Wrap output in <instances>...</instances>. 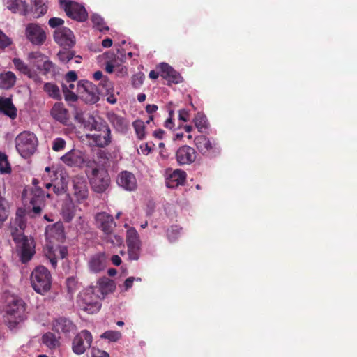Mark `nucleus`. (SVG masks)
I'll return each instance as SVG.
<instances>
[{
  "mask_svg": "<svg viewBox=\"0 0 357 357\" xmlns=\"http://www.w3.org/2000/svg\"><path fill=\"white\" fill-rule=\"evenodd\" d=\"M77 75L75 71H69L65 76V81L66 83H70L76 81Z\"/></svg>",
  "mask_w": 357,
  "mask_h": 357,
  "instance_id": "58",
  "label": "nucleus"
},
{
  "mask_svg": "<svg viewBox=\"0 0 357 357\" xmlns=\"http://www.w3.org/2000/svg\"><path fill=\"white\" fill-rule=\"evenodd\" d=\"M169 116L165 121L164 126L167 128L172 129L174 127V123L172 121V118H173V116H174V111L173 110H170L169 112Z\"/></svg>",
  "mask_w": 357,
  "mask_h": 357,
  "instance_id": "60",
  "label": "nucleus"
},
{
  "mask_svg": "<svg viewBox=\"0 0 357 357\" xmlns=\"http://www.w3.org/2000/svg\"><path fill=\"white\" fill-rule=\"evenodd\" d=\"M92 340V335L89 331H81L73 340V351L77 355L83 354L86 349L91 347Z\"/></svg>",
  "mask_w": 357,
  "mask_h": 357,
  "instance_id": "11",
  "label": "nucleus"
},
{
  "mask_svg": "<svg viewBox=\"0 0 357 357\" xmlns=\"http://www.w3.org/2000/svg\"><path fill=\"white\" fill-rule=\"evenodd\" d=\"M38 146V139L31 132L24 131V158L33 155Z\"/></svg>",
  "mask_w": 357,
  "mask_h": 357,
  "instance_id": "24",
  "label": "nucleus"
},
{
  "mask_svg": "<svg viewBox=\"0 0 357 357\" xmlns=\"http://www.w3.org/2000/svg\"><path fill=\"white\" fill-rule=\"evenodd\" d=\"M11 172L10 165L5 153L0 152V173L8 174Z\"/></svg>",
  "mask_w": 357,
  "mask_h": 357,
  "instance_id": "38",
  "label": "nucleus"
},
{
  "mask_svg": "<svg viewBox=\"0 0 357 357\" xmlns=\"http://www.w3.org/2000/svg\"><path fill=\"white\" fill-rule=\"evenodd\" d=\"M50 114L53 119L63 124H67L70 118L68 111L61 103L54 104L50 111Z\"/></svg>",
  "mask_w": 357,
  "mask_h": 357,
  "instance_id": "28",
  "label": "nucleus"
},
{
  "mask_svg": "<svg viewBox=\"0 0 357 357\" xmlns=\"http://www.w3.org/2000/svg\"><path fill=\"white\" fill-rule=\"evenodd\" d=\"M95 221L97 227L106 235L112 234L116 227L113 217L106 212L98 213L95 216Z\"/></svg>",
  "mask_w": 357,
  "mask_h": 357,
  "instance_id": "16",
  "label": "nucleus"
},
{
  "mask_svg": "<svg viewBox=\"0 0 357 357\" xmlns=\"http://www.w3.org/2000/svg\"><path fill=\"white\" fill-rule=\"evenodd\" d=\"M195 143L198 151L208 158H215L220 153L219 144L215 140H211L204 135L197 136Z\"/></svg>",
  "mask_w": 357,
  "mask_h": 357,
  "instance_id": "9",
  "label": "nucleus"
},
{
  "mask_svg": "<svg viewBox=\"0 0 357 357\" xmlns=\"http://www.w3.org/2000/svg\"><path fill=\"white\" fill-rule=\"evenodd\" d=\"M10 231L13 240L17 244V256L19 258V261L22 263V208H17L15 219L11 220Z\"/></svg>",
  "mask_w": 357,
  "mask_h": 357,
  "instance_id": "5",
  "label": "nucleus"
},
{
  "mask_svg": "<svg viewBox=\"0 0 357 357\" xmlns=\"http://www.w3.org/2000/svg\"><path fill=\"white\" fill-rule=\"evenodd\" d=\"M38 71L45 75H53L55 73V66L52 61L45 59L43 62L42 68H39Z\"/></svg>",
  "mask_w": 357,
  "mask_h": 357,
  "instance_id": "36",
  "label": "nucleus"
},
{
  "mask_svg": "<svg viewBox=\"0 0 357 357\" xmlns=\"http://www.w3.org/2000/svg\"><path fill=\"white\" fill-rule=\"evenodd\" d=\"M1 302L6 313L4 320L6 324L11 330L16 328L22 321L20 312L22 299L17 295L6 291L2 295Z\"/></svg>",
  "mask_w": 357,
  "mask_h": 357,
  "instance_id": "1",
  "label": "nucleus"
},
{
  "mask_svg": "<svg viewBox=\"0 0 357 357\" xmlns=\"http://www.w3.org/2000/svg\"><path fill=\"white\" fill-rule=\"evenodd\" d=\"M128 257L130 260H137L141 252V244L127 245Z\"/></svg>",
  "mask_w": 357,
  "mask_h": 357,
  "instance_id": "37",
  "label": "nucleus"
},
{
  "mask_svg": "<svg viewBox=\"0 0 357 357\" xmlns=\"http://www.w3.org/2000/svg\"><path fill=\"white\" fill-rule=\"evenodd\" d=\"M126 243L127 245L141 244L139 236L136 229L133 227H130L127 230Z\"/></svg>",
  "mask_w": 357,
  "mask_h": 357,
  "instance_id": "35",
  "label": "nucleus"
},
{
  "mask_svg": "<svg viewBox=\"0 0 357 357\" xmlns=\"http://www.w3.org/2000/svg\"><path fill=\"white\" fill-rule=\"evenodd\" d=\"M100 337L116 342L121 338V333L117 331H107L101 335Z\"/></svg>",
  "mask_w": 357,
  "mask_h": 357,
  "instance_id": "40",
  "label": "nucleus"
},
{
  "mask_svg": "<svg viewBox=\"0 0 357 357\" xmlns=\"http://www.w3.org/2000/svg\"><path fill=\"white\" fill-rule=\"evenodd\" d=\"M77 281L73 277L68 278L66 280V285L69 291H73L75 289Z\"/></svg>",
  "mask_w": 357,
  "mask_h": 357,
  "instance_id": "61",
  "label": "nucleus"
},
{
  "mask_svg": "<svg viewBox=\"0 0 357 357\" xmlns=\"http://www.w3.org/2000/svg\"><path fill=\"white\" fill-rule=\"evenodd\" d=\"M28 65H24V75H27L31 79H33L35 82H40L41 79L38 76L37 71L39 68H42V64L45 56L41 52H33L28 55Z\"/></svg>",
  "mask_w": 357,
  "mask_h": 357,
  "instance_id": "7",
  "label": "nucleus"
},
{
  "mask_svg": "<svg viewBox=\"0 0 357 357\" xmlns=\"http://www.w3.org/2000/svg\"><path fill=\"white\" fill-rule=\"evenodd\" d=\"M42 342L50 350H55L60 347V337L52 332H47L42 336Z\"/></svg>",
  "mask_w": 357,
  "mask_h": 357,
  "instance_id": "29",
  "label": "nucleus"
},
{
  "mask_svg": "<svg viewBox=\"0 0 357 357\" xmlns=\"http://www.w3.org/2000/svg\"><path fill=\"white\" fill-rule=\"evenodd\" d=\"M136 134L139 139H142L145 136L144 123L142 121L137 120L133 123Z\"/></svg>",
  "mask_w": 357,
  "mask_h": 357,
  "instance_id": "42",
  "label": "nucleus"
},
{
  "mask_svg": "<svg viewBox=\"0 0 357 357\" xmlns=\"http://www.w3.org/2000/svg\"><path fill=\"white\" fill-rule=\"evenodd\" d=\"M21 0H6V7L13 13H15L20 10Z\"/></svg>",
  "mask_w": 357,
  "mask_h": 357,
  "instance_id": "47",
  "label": "nucleus"
},
{
  "mask_svg": "<svg viewBox=\"0 0 357 357\" xmlns=\"http://www.w3.org/2000/svg\"><path fill=\"white\" fill-rule=\"evenodd\" d=\"M6 200L0 201V228L3 226L8 216V212L6 208Z\"/></svg>",
  "mask_w": 357,
  "mask_h": 357,
  "instance_id": "44",
  "label": "nucleus"
},
{
  "mask_svg": "<svg viewBox=\"0 0 357 357\" xmlns=\"http://www.w3.org/2000/svg\"><path fill=\"white\" fill-rule=\"evenodd\" d=\"M197 153L194 148L184 145L179 147L176 152V159L178 165H190L197 158Z\"/></svg>",
  "mask_w": 357,
  "mask_h": 357,
  "instance_id": "17",
  "label": "nucleus"
},
{
  "mask_svg": "<svg viewBox=\"0 0 357 357\" xmlns=\"http://www.w3.org/2000/svg\"><path fill=\"white\" fill-rule=\"evenodd\" d=\"M161 77L168 82V85L171 83L178 84L183 81V78L172 66L166 63H162L160 65Z\"/></svg>",
  "mask_w": 357,
  "mask_h": 357,
  "instance_id": "23",
  "label": "nucleus"
},
{
  "mask_svg": "<svg viewBox=\"0 0 357 357\" xmlns=\"http://www.w3.org/2000/svg\"><path fill=\"white\" fill-rule=\"evenodd\" d=\"M116 183L119 186L128 191L135 190L137 185L135 175L128 171H123L119 174Z\"/></svg>",
  "mask_w": 357,
  "mask_h": 357,
  "instance_id": "22",
  "label": "nucleus"
},
{
  "mask_svg": "<svg viewBox=\"0 0 357 357\" xmlns=\"http://www.w3.org/2000/svg\"><path fill=\"white\" fill-rule=\"evenodd\" d=\"M66 145V141L61 137L54 139L52 142V150L54 151H60L65 149Z\"/></svg>",
  "mask_w": 357,
  "mask_h": 357,
  "instance_id": "45",
  "label": "nucleus"
},
{
  "mask_svg": "<svg viewBox=\"0 0 357 357\" xmlns=\"http://www.w3.org/2000/svg\"><path fill=\"white\" fill-rule=\"evenodd\" d=\"M103 56L105 58V63L112 61L120 64V63L122 62V60H120L114 52L110 51L105 52Z\"/></svg>",
  "mask_w": 357,
  "mask_h": 357,
  "instance_id": "48",
  "label": "nucleus"
},
{
  "mask_svg": "<svg viewBox=\"0 0 357 357\" xmlns=\"http://www.w3.org/2000/svg\"><path fill=\"white\" fill-rule=\"evenodd\" d=\"M36 243L33 238L24 235V264L31 259L36 253Z\"/></svg>",
  "mask_w": 357,
  "mask_h": 357,
  "instance_id": "31",
  "label": "nucleus"
},
{
  "mask_svg": "<svg viewBox=\"0 0 357 357\" xmlns=\"http://www.w3.org/2000/svg\"><path fill=\"white\" fill-rule=\"evenodd\" d=\"M45 206V199L43 191L40 189H37L32 192L29 204L24 207V216L28 215L30 218L40 216Z\"/></svg>",
  "mask_w": 357,
  "mask_h": 357,
  "instance_id": "6",
  "label": "nucleus"
},
{
  "mask_svg": "<svg viewBox=\"0 0 357 357\" xmlns=\"http://www.w3.org/2000/svg\"><path fill=\"white\" fill-rule=\"evenodd\" d=\"M79 90L83 89L82 97L89 104H95L99 100V92L97 86L91 82L82 80L79 82Z\"/></svg>",
  "mask_w": 357,
  "mask_h": 357,
  "instance_id": "13",
  "label": "nucleus"
},
{
  "mask_svg": "<svg viewBox=\"0 0 357 357\" xmlns=\"http://www.w3.org/2000/svg\"><path fill=\"white\" fill-rule=\"evenodd\" d=\"M60 160L68 167H82L83 165L87 167H93L96 162L85 156L83 151L79 149H73L62 155Z\"/></svg>",
  "mask_w": 357,
  "mask_h": 357,
  "instance_id": "4",
  "label": "nucleus"
},
{
  "mask_svg": "<svg viewBox=\"0 0 357 357\" xmlns=\"http://www.w3.org/2000/svg\"><path fill=\"white\" fill-rule=\"evenodd\" d=\"M16 76L11 71H7L0 74V89H10L15 83Z\"/></svg>",
  "mask_w": 357,
  "mask_h": 357,
  "instance_id": "32",
  "label": "nucleus"
},
{
  "mask_svg": "<svg viewBox=\"0 0 357 357\" xmlns=\"http://www.w3.org/2000/svg\"><path fill=\"white\" fill-rule=\"evenodd\" d=\"M186 179L185 172L181 169H176L172 172L166 178V186L168 188H174L185 183Z\"/></svg>",
  "mask_w": 357,
  "mask_h": 357,
  "instance_id": "27",
  "label": "nucleus"
},
{
  "mask_svg": "<svg viewBox=\"0 0 357 357\" xmlns=\"http://www.w3.org/2000/svg\"><path fill=\"white\" fill-rule=\"evenodd\" d=\"M64 23L63 20L59 17H52L48 21V24L52 28H56Z\"/></svg>",
  "mask_w": 357,
  "mask_h": 357,
  "instance_id": "51",
  "label": "nucleus"
},
{
  "mask_svg": "<svg viewBox=\"0 0 357 357\" xmlns=\"http://www.w3.org/2000/svg\"><path fill=\"white\" fill-rule=\"evenodd\" d=\"M74 117L79 123L84 124V126L86 125L85 123L84 113L82 110L76 109L74 114Z\"/></svg>",
  "mask_w": 357,
  "mask_h": 357,
  "instance_id": "56",
  "label": "nucleus"
},
{
  "mask_svg": "<svg viewBox=\"0 0 357 357\" xmlns=\"http://www.w3.org/2000/svg\"><path fill=\"white\" fill-rule=\"evenodd\" d=\"M95 288L100 294V295L98 294V298L103 299L106 295L112 293L115 290L116 284L114 280L109 278L103 277L98 280Z\"/></svg>",
  "mask_w": 357,
  "mask_h": 357,
  "instance_id": "25",
  "label": "nucleus"
},
{
  "mask_svg": "<svg viewBox=\"0 0 357 357\" xmlns=\"http://www.w3.org/2000/svg\"><path fill=\"white\" fill-rule=\"evenodd\" d=\"M63 91L66 101L75 102L77 100V96L72 91H70L66 84H63Z\"/></svg>",
  "mask_w": 357,
  "mask_h": 357,
  "instance_id": "46",
  "label": "nucleus"
},
{
  "mask_svg": "<svg viewBox=\"0 0 357 357\" xmlns=\"http://www.w3.org/2000/svg\"><path fill=\"white\" fill-rule=\"evenodd\" d=\"M45 236L47 238L62 241L65 238L63 223L59 221L53 225H47L45 228Z\"/></svg>",
  "mask_w": 357,
  "mask_h": 357,
  "instance_id": "26",
  "label": "nucleus"
},
{
  "mask_svg": "<svg viewBox=\"0 0 357 357\" xmlns=\"http://www.w3.org/2000/svg\"><path fill=\"white\" fill-rule=\"evenodd\" d=\"M109 120L117 131L123 132L127 130L128 123L125 118L113 114L110 116Z\"/></svg>",
  "mask_w": 357,
  "mask_h": 357,
  "instance_id": "33",
  "label": "nucleus"
},
{
  "mask_svg": "<svg viewBox=\"0 0 357 357\" xmlns=\"http://www.w3.org/2000/svg\"><path fill=\"white\" fill-rule=\"evenodd\" d=\"M59 3L69 17L79 22L87 20L88 13L83 5L71 0H59Z\"/></svg>",
  "mask_w": 357,
  "mask_h": 357,
  "instance_id": "8",
  "label": "nucleus"
},
{
  "mask_svg": "<svg viewBox=\"0 0 357 357\" xmlns=\"http://www.w3.org/2000/svg\"><path fill=\"white\" fill-rule=\"evenodd\" d=\"M92 357H109V354L96 347L91 349Z\"/></svg>",
  "mask_w": 357,
  "mask_h": 357,
  "instance_id": "52",
  "label": "nucleus"
},
{
  "mask_svg": "<svg viewBox=\"0 0 357 357\" xmlns=\"http://www.w3.org/2000/svg\"><path fill=\"white\" fill-rule=\"evenodd\" d=\"M195 123L198 128H203L206 127V120L204 117H196L195 119Z\"/></svg>",
  "mask_w": 357,
  "mask_h": 357,
  "instance_id": "63",
  "label": "nucleus"
},
{
  "mask_svg": "<svg viewBox=\"0 0 357 357\" xmlns=\"http://www.w3.org/2000/svg\"><path fill=\"white\" fill-rule=\"evenodd\" d=\"M15 143H16V149L18 151V153L20 154V155L22 156V133H20L16 139H15Z\"/></svg>",
  "mask_w": 357,
  "mask_h": 357,
  "instance_id": "59",
  "label": "nucleus"
},
{
  "mask_svg": "<svg viewBox=\"0 0 357 357\" xmlns=\"http://www.w3.org/2000/svg\"><path fill=\"white\" fill-rule=\"evenodd\" d=\"M107 242L110 243L114 246H120L122 245L123 240L121 236L119 235H108Z\"/></svg>",
  "mask_w": 357,
  "mask_h": 357,
  "instance_id": "49",
  "label": "nucleus"
},
{
  "mask_svg": "<svg viewBox=\"0 0 357 357\" xmlns=\"http://www.w3.org/2000/svg\"><path fill=\"white\" fill-rule=\"evenodd\" d=\"M26 39L33 45L41 46L47 39V34L43 28L37 23H29L25 29Z\"/></svg>",
  "mask_w": 357,
  "mask_h": 357,
  "instance_id": "10",
  "label": "nucleus"
},
{
  "mask_svg": "<svg viewBox=\"0 0 357 357\" xmlns=\"http://www.w3.org/2000/svg\"><path fill=\"white\" fill-rule=\"evenodd\" d=\"M0 112L9 116L11 119H15L17 116V110L14 107L11 100L8 98L0 96Z\"/></svg>",
  "mask_w": 357,
  "mask_h": 357,
  "instance_id": "30",
  "label": "nucleus"
},
{
  "mask_svg": "<svg viewBox=\"0 0 357 357\" xmlns=\"http://www.w3.org/2000/svg\"><path fill=\"white\" fill-rule=\"evenodd\" d=\"M91 170V183L93 190L98 193L105 192L109 185V176L106 172H100L94 166Z\"/></svg>",
  "mask_w": 357,
  "mask_h": 357,
  "instance_id": "12",
  "label": "nucleus"
},
{
  "mask_svg": "<svg viewBox=\"0 0 357 357\" xmlns=\"http://www.w3.org/2000/svg\"><path fill=\"white\" fill-rule=\"evenodd\" d=\"M11 44V40L0 29V49H4Z\"/></svg>",
  "mask_w": 357,
  "mask_h": 357,
  "instance_id": "50",
  "label": "nucleus"
},
{
  "mask_svg": "<svg viewBox=\"0 0 357 357\" xmlns=\"http://www.w3.org/2000/svg\"><path fill=\"white\" fill-rule=\"evenodd\" d=\"M33 289L40 294H45L50 290L52 276L49 270L43 266L36 267L30 276Z\"/></svg>",
  "mask_w": 357,
  "mask_h": 357,
  "instance_id": "3",
  "label": "nucleus"
},
{
  "mask_svg": "<svg viewBox=\"0 0 357 357\" xmlns=\"http://www.w3.org/2000/svg\"><path fill=\"white\" fill-rule=\"evenodd\" d=\"M74 56V52L67 49L61 50L58 53V57L59 60L65 63L69 62Z\"/></svg>",
  "mask_w": 357,
  "mask_h": 357,
  "instance_id": "41",
  "label": "nucleus"
},
{
  "mask_svg": "<svg viewBox=\"0 0 357 357\" xmlns=\"http://www.w3.org/2000/svg\"><path fill=\"white\" fill-rule=\"evenodd\" d=\"M91 21L93 25L100 31L108 30L109 28L105 24L104 20L98 15H93L91 16Z\"/></svg>",
  "mask_w": 357,
  "mask_h": 357,
  "instance_id": "39",
  "label": "nucleus"
},
{
  "mask_svg": "<svg viewBox=\"0 0 357 357\" xmlns=\"http://www.w3.org/2000/svg\"><path fill=\"white\" fill-rule=\"evenodd\" d=\"M68 252L66 246L57 245L48 248L45 256L49 259L52 267L56 268L58 259H64L68 256Z\"/></svg>",
  "mask_w": 357,
  "mask_h": 357,
  "instance_id": "21",
  "label": "nucleus"
},
{
  "mask_svg": "<svg viewBox=\"0 0 357 357\" xmlns=\"http://www.w3.org/2000/svg\"><path fill=\"white\" fill-rule=\"evenodd\" d=\"M97 157L101 160L100 162L103 163H106V162L109 160V153L104 150H98L97 152Z\"/></svg>",
  "mask_w": 357,
  "mask_h": 357,
  "instance_id": "57",
  "label": "nucleus"
},
{
  "mask_svg": "<svg viewBox=\"0 0 357 357\" xmlns=\"http://www.w3.org/2000/svg\"><path fill=\"white\" fill-rule=\"evenodd\" d=\"M91 122L89 121L85 127L94 132L86 134V137L99 148L109 146L112 142V133L109 126L105 123L98 122L93 117H91Z\"/></svg>",
  "mask_w": 357,
  "mask_h": 357,
  "instance_id": "2",
  "label": "nucleus"
},
{
  "mask_svg": "<svg viewBox=\"0 0 357 357\" xmlns=\"http://www.w3.org/2000/svg\"><path fill=\"white\" fill-rule=\"evenodd\" d=\"M43 90L50 98L56 100L61 98L59 88L55 84L47 82L44 84Z\"/></svg>",
  "mask_w": 357,
  "mask_h": 357,
  "instance_id": "34",
  "label": "nucleus"
},
{
  "mask_svg": "<svg viewBox=\"0 0 357 357\" xmlns=\"http://www.w3.org/2000/svg\"><path fill=\"white\" fill-rule=\"evenodd\" d=\"M73 195L81 202L87 199L89 189L86 180L82 176H75L72 179Z\"/></svg>",
  "mask_w": 357,
  "mask_h": 357,
  "instance_id": "15",
  "label": "nucleus"
},
{
  "mask_svg": "<svg viewBox=\"0 0 357 357\" xmlns=\"http://www.w3.org/2000/svg\"><path fill=\"white\" fill-rule=\"evenodd\" d=\"M144 78V75L142 73L135 74L132 77V86L135 89L139 88L143 84Z\"/></svg>",
  "mask_w": 357,
  "mask_h": 357,
  "instance_id": "43",
  "label": "nucleus"
},
{
  "mask_svg": "<svg viewBox=\"0 0 357 357\" xmlns=\"http://www.w3.org/2000/svg\"><path fill=\"white\" fill-rule=\"evenodd\" d=\"M135 281V277H129L124 282V290L128 291L132 287L133 282Z\"/></svg>",
  "mask_w": 357,
  "mask_h": 357,
  "instance_id": "64",
  "label": "nucleus"
},
{
  "mask_svg": "<svg viewBox=\"0 0 357 357\" xmlns=\"http://www.w3.org/2000/svg\"><path fill=\"white\" fill-rule=\"evenodd\" d=\"M101 84L102 85V87L105 88L107 93H109L110 91L113 89V84L107 77H103Z\"/></svg>",
  "mask_w": 357,
  "mask_h": 357,
  "instance_id": "53",
  "label": "nucleus"
},
{
  "mask_svg": "<svg viewBox=\"0 0 357 357\" xmlns=\"http://www.w3.org/2000/svg\"><path fill=\"white\" fill-rule=\"evenodd\" d=\"M52 329L59 334L62 333L65 336H70L71 333L76 331L77 327L71 320L60 317L53 321Z\"/></svg>",
  "mask_w": 357,
  "mask_h": 357,
  "instance_id": "18",
  "label": "nucleus"
},
{
  "mask_svg": "<svg viewBox=\"0 0 357 357\" xmlns=\"http://www.w3.org/2000/svg\"><path fill=\"white\" fill-rule=\"evenodd\" d=\"M179 233V229L177 227H172L170 229L167 231V236L170 241H173L176 238L177 234Z\"/></svg>",
  "mask_w": 357,
  "mask_h": 357,
  "instance_id": "54",
  "label": "nucleus"
},
{
  "mask_svg": "<svg viewBox=\"0 0 357 357\" xmlns=\"http://www.w3.org/2000/svg\"><path fill=\"white\" fill-rule=\"evenodd\" d=\"M98 298V295L95 296L93 292L84 293L80 300L82 309L89 314L98 312L101 307Z\"/></svg>",
  "mask_w": 357,
  "mask_h": 357,
  "instance_id": "14",
  "label": "nucleus"
},
{
  "mask_svg": "<svg viewBox=\"0 0 357 357\" xmlns=\"http://www.w3.org/2000/svg\"><path fill=\"white\" fill-rule=\"evenodd\" d=\"M178 119L183 122H187L190 120L189 111L185 109H182L178 111Z\"/></svg>",
  "mask_w": 357,
  "mask_h": 357,
  "instance_id": "55",
  "label": "nucleus"
},
{
  "mask_svg": "<svg viewBox=\"0 0 357 357\" xmlns=\"http://www.w3.org/2000/svg\"><path fill=\"white\" fill-rule=\"evenodd\" d=\"M54 39L61 46L70 47L75 44V38L72 31L66 27L56 29L54 33Z\"/></svg>",
  "mask_w": 357,
  "mask_h": 357,
  "instance_id": "20",
  "label": "nucleus"
},
{
  "mask_svg": "<svg viewBox=\"0 0 357 357\" xmlns=\"http://www.w3.org/2000/svg\"><path fill=\"white\" fill-rule=\"evenodd\" d=\"M89 271L92 273H99L107 266V256L105 252H98L90 257L87 262Z\"/></svg>",
  "mask_w": 357,
  "mask_h": 357,
  "instance_id": "19",
  "label": "nucleus"
},
{
  "mask_svg": "<svg viewBox=\"0 0 357 357\" xmlns=\"http://www.w3.org/2000/svg\"><path fill=\"white\" fill-rule=\"evenodd\" d=\"M53 191L56 195H61L66 192V187L63 183H58L57 185H53Z\"/></svg>",
  "mask_w": 357,
  "mask_h": 357,
  "instance_id": "62",
  "label": "nucleus"
}]
</instances>
